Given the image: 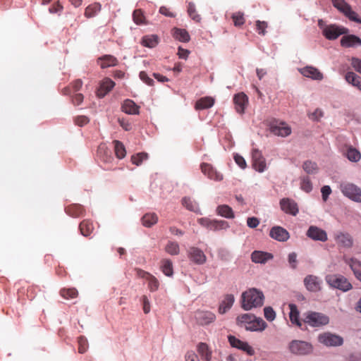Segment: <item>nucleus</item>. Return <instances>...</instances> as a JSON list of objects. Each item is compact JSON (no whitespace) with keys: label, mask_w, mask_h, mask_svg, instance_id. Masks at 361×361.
Segmentation results:
<instances>
[{"label":"nucleus","mask_w":361,"mask_h":361,"mask_svg":"<svg viewBox=\"0 0 361 361\" xmlns=\"http://www.w3.org/2000/svg\"><path fill=\"white\" fill-rule=\"evenodd\" d=\"M228 340L229 341L230 345L233 347L239 349L240 345L243 344V341H240V339L237 338L234 336H228Z\"/></svg>","instance_id":"obj_58"},{"label":"nucleus","mask_w":361,"mask_h":361,"mask_svg":"<svg viewBox=\"0 0 361 361\" xmlns=\"http://www.w3.org/2000/svg\"><path fill=\"white\" fill-rule=\"evenodd\" d=\"M159 39L156 35H147L145 36L142 39V44L143 46L153 48L156 47L158 44Z\"/></svg>","instance_id":"obj_43"},{"label":"nucleus","mask_w":361,"mask_h":361,"mask_svg":"<svg viewBox=\"0 0 361 361\" xmlns=\"http://www.w3.org/2000/svg\"><path fill=\"white\" fill-rule=\"evenodd\" d=\"M236 324L240 327H244L247 331H262L264 330L267 324L260 317H257L252 314H243L236 318Z\"/></svg>","instance_id":"obj_1"},{"label":"nucleus","mask_w":361,"mask_h":361,"mask_svg":"<svg viewBox=\"0 0 361 361\" xmlns=\"http://www.w3.org/2000/svg\"><path fill=\"white\" fill-rule=\"evenodd\" d=\"M231 18L235 26H241L245 23L244 14L241 12L233 13Z\"/></svg>","instance_id":"obj_54"},{"label":"nucleus","mask_w":361,"mask_h":361,"mask_svg":"<svg viewBox=\"0 0 361 361\" xmlns=\"http://www.w3.org/2000/svg\"><path fill=\"white\" fill-rule=\"evenodd\" d=\"M356 279L361 281V262L355 258H350L347 261Z\"/></svg>","instance_id":"obj_31"},{"label":"nucleus","mask_w":361,"mask_h":361,"mask_svg":"<svg viewBox=\"0 0 361 361\" xmlns=\"http://www.w3.org/2000/svg\"><path fill=\"white\" fill-rule=\"evenodd\" d=\"M216 214L227 219H233L235 216L232 208L227 204L218 206L216 207Z\"/></svg>","instance_id":"obj_36"},{"label":"nucleus","mask_w":361,"mask_h":361,"mask_svg":"<svg viewBox=\"0 0 361 361\" xmlns=\"http://www.w3.org/2000/svg\"><path fill=\"white\" fill-rule=\"evenodd\" d=\"M102 6L99 3H94L89 5L85 11V16L87 18H92L101 11Z\"/></svg>","instance_id":"obj_38"},{"label":"nucleus","mask_w":361,"mask_h":361,"mask_svg":"<svg viewBox=\"0 0 361 361\" xmlns=\"http://www.w3.org/2000/svg\"><path fill=\"white\" fill-rule=\"evenodd\" d=\"M188 256L190 261L197 264H203L207 260V257L203 251L196 247H191L188 249Z\"/></svg>","instance_id":"obj_12"},{"label":"nucleus","mask_w":361,"mask_h":361,"mask_svg":"<svg viewBox=\"0 0 361 361\" xmlns=\"http://www.w3.org/2000/svg\"><path fill=\"white\" fill-rule=\"evenodd\" d=\"M139 76L140 80L145 82L147 85L149 86H152L154 85V80L148 76L146 72L141 71L139 74Z\"/></svg>","instance_id":"obj_60"},{"label":"nucleus","mask_w":361,"mask_h":361,"mask_svg":"<svg viewBox=\"0 0 361 361\" xmlns=\"http://www.w3.org/2000/svg\"><path fill=\"white\" fill-rule=\"evenodd\" d=\"M122 110L128 114H138L139 106L131 99H126L122 105Z\"/></svg>","instance_id":"obj_29"},{"label":"nucleus","mask_w":361,"mask_h":361,"mask_svg":"<svg viewBox=\"0 0 361 361\" xmlns=\"http://www.w3.org/2000/svg\"><path fill=\"white\" fill-rule=\"evenodd\" d=\"M148 154L145 152L137 153L131 157L132 163L135 165H140L144 160L147 159Z\"/></svg>","instance_id":"obj_50"},{"label":"nucleus","mask_w":361,"mask_h":361,"mask_svg":"<svg viewBox=\"0 0 361 361\" xmlns=\"http://www.w3.org/2000/svg\"><path fill=\"white\" fill-rule=\"evenodd\" d=\"M348 30L336 25H329L324 27L322 33L325 37L330 40L337 39L340 35L348 33Z\"/></svg>","instance_id":"obj_9"},{"label":"nucleus","mask_w":361,"mask_h":361,"mask_svg":"<svg viewBox=\"0 0 361 361\" xmlns=\"http://www.w3.org/2000/svg\"><path fill=\"white\" fill-rule=\"evenodd\" d=\"M289 309H290V313H289V317L290 320L292 322V324L296 325L297 326L300 327L301 329H303V324L304 322L302 319H300V313L298 310L297 306L295 304H289Z\"/></svg>","instance_id":"obj_23"},{"label":"nucleus","mask_w":361,"mask_h":361,"mask_svg":"<svg viewBox=\"0 0 361 361\" xmlns=\"http://www.w3.org/2000/svg\"><path fill=\"white\" fill-rule=\"evenodd\" d=\"M78 352L81 354L85 353L89 347L87 338L83 336H80L78 338Z\"/></svg>","instance_id":"obj_52"},{"label":"nucleus","mask_w":361,"mask_h":361,"mask_svg":"<svg viewBox=\"0 0 361 361\" xmlns=\"http://www.w3.org/2000/svg\"><path fill=\"white\" fill-rule=\"evenodd\" d=\"M172 33L173 37L180 42H188L190 41L189 33L185 29L175 27L173 29Z\"/></svg>","instance_id":"obj_34"},{"label":"nucleus","mask_w":361,"mask_h":361,"mask_svg":"<svg viewBox=\"0 0 361 361\" xmlns=\"http://www.w3.org/2000/svg\"><path fill=\"white\" fill-rule=\"evenodd\" d=\"M100 62L99 65L102 68H106L109 67L116 66L118 63V59L112 55H104L98 59Z\"/></svg>","instance_id":"obj_27"},{"label":"nucleus","mask_w":361,"mask_h":361,"mask_svg":"<svg viewBox=\"0 0 361 361\" xmlns=\"http://www.w3.org/2000/svg\"><path fill=\"white\" fill-rule=\"evenodd\" d=\"M352 67L361 74V60L358 58L353 57L351 59Z\"/></svg>","instance_id":"obj_63"},{"label":"nucleus","mask_w":361,"mask_h":361,"mask_svg":"<svg viewBox=\"0 0 361 361\" xmlns=\"http://www.w3.org/2000/svg\"><path fill=\"white\" fill-rule=\"evenodd\" d=\"M264 296L262 291L250 288L242 293L241 307L245 310L261 307L264 304Z\"/></svg>","instance_id":"obj_2"},{"label":"nucleus","mask_w":361,"mask_h":361,"mask_svg":"<svg viewBox=\"0 0 361 361\" xmlns=\"http://www.w3.org/2000/svg\"><path fill=\"white\" fill-rule=\"evenodd\" d=\"M306 235L314 240L326 242L328 240L326 232L316 226H310L307 231Z\"/></svg>","instance_id":"obj_11"},{"label":"nucleus","mask_w":361,"mask_h":361,"mask_svg":"<svg viewBox=\"0 0 361 361\" xmlns=\"http://www.w3.org/2000/svg\"><path fill=\"white\" fill-rule=\"evenodd\" d=\"M300 73L305 77L310 78L313 80H322L323 79V74L319 69L312 66H306L300 69Z\"/></svg>","instance_id":"obj_20"},{"label":"nucleus","mask_w":361,"mask_h":361,"mask_svg":"<svg viewBox=\"0 0 361 361\" xmlns=\"http://www.w3.org/2000/svg\"><path fill=\"white\" fill-rule=\"evenodd\" d=\"M81 234L85 237L89 236L94 230L93 223L88 220H83L79 225Z\"/></svg>","instance_id":"obj_35"},{"label":"nucleus","mask_w":361,"mask_h":361,"mask_svg":"<svg viewBox=\"0 0 361 361\" xmlns=\"http://www.w3.org/2000/svg\"><path fill=\"white\" fill-rule=\"evenodd\" d=\"M97 155L104 162H111L114 159L111 156V151L107 149L106 146L102 144L99 146L97 149Z\"/></svg>","instance_id":"obj_30"},{"label":"nucleus","mask_w":361,"mask_h":361,"mask_svg":"<svg viewBox=\"0 0 361 361\" xmlns=\"http://www.w3.org/2000/svg\"><path fill=\"white\" fill-rule=\"evenodd\" d=\"M290 351L298 355H305L312 352L313 347L311 343L300 340H293L289 343Z\"/></svg>","instance_id":"obj_6"},{"label":"nucleus","mask_w":361,"mask_h":361,"mask_svg":"<svg viewBox=\"0 0 361 361\" xmlns=\"http://www.w3.org/2000/svg\"><path fill=\"white\" fill-rule=\"evenodd\" d=\"M281 209L286 214L296 216L299 212L297 203L290 198H283L280 201Z\"/></svg>","instance_id":"obj_14"},{"label":"nucleus","mask_w":361,"mask_h":361,"mask_svg":"<svg viewBox=\"0 0 361 361\" xmlns=\"http://www.w3.org/2000/svg\"><path fill=\"white\" fill-rule=\"evenodd\" d=\"M349 20L356 22L357 23L361 24V18L358 17V15L356 12L352 10L351 6H350L347 10H345L343 13Z\"/></svg>","instance_id":"obj_51"},{"label":"nucleus","mask_w":361,"mask_h":361,"mask_svg":"<svg viewBox=\"0 0 361 361\" xmlns=\"http://www.w3.org/2000/svg\"><path fill=\"white\" fill-rule=\"evenodd\" d=\"M332 4L335 8H336L339 11L343 13L345 10L348 8L350 5L345 1V0H331Z\"/></svg>","instance_id":"obj_55"},{"label":"nucleus","mask_w":361,"mask_h":361,"mask_svg":"<svg viewBox=\"0 0 361 361\" xmlns=\"http://www.w3.org/2000/svg\"><path fill=\"white\" fill-rule=\"evenodd\" d=\"M141 302L142 303L143 312L145 314H148L151 310L150 302L148 298L146 295H142L141 298Z\"/></svg>","instance_id":"obj_59"},{"label":"nucleus","mask_w":361,"mask_h":361,"mask_svg":"<svg viewBox=\"0 0 361 361\" xmlns=\"http://www.w3.org/2000/svg\"><path fill=\"white\" fill-rule=\"evenodd\" d=\"M214 104V99L210 97L200 99L195 103V109L202 110L212 107Z\"/></svg>","instance_id":"obj_32"},{"label":"nucleus","mask_w":361,"mask_h":361,"mask_svg":"<svg viewBox=\"0 0 361 361\" xmlns=\"http://www.w3.org/2000/svg\"><path fill=\"white\" fill-rule=\"evenodd\" d=\"M182 204L188 210L197 212L199 207L196 202L191 200L190 197H184L182 200Z\"/></svg>","instance_id":"obj_46"},{"label":"nucleus","mask_w":361,"mask_h":361,"mask_svg":"<svg viewBox=\"0 0 361 361\" xmlns=\"http://www.w3.org/2000/svg\"><path fill=\"white\" fill-rule=\"evenodd\" d=\"M304 284L309 291L317 292L321 290L322 281L316 276L307 275L304 279Z\"/></svg>","instance_id":"obj_18"},{"label":"nucleus","mask_w":361,"mask_h":361,"mask_svg":"<svg viewBox=\"0 0 361 361\" xmlns=\"http://www.w3.org/2000/svg\"><path fill=\"white\" fill-rule=\"evenodd\" d=\"M343 195L350 200L361 203V188L351 183H343L340 185Z\"/></svg>","instance_id":"obj_5"},{"label":"nucleus","mask_w":361,"mask_h":361,"mask_svg":"<svg viewBox=\"0 0 361 361\" xmlns=\"http://www.w3.org/2000/svg\"><path fill=\"white\" fill-rule=\"evenodd\" d=\"M300 188L306 192H310L312 190V184L309 177L304 176L301 178Z\"/></svg>","instance_id":"obj_53"},{"label":"nucleus","mask_w":361,"mask_h":361,"mask_svg":"<svg viewBox=\"0 0 361 361\" xmlns=\"http://www.w3.org/2000/svg\"><path fill=\"white\" fill-rule=\"evenodd\" d=\"M133 18L134 22L137 25L142 24L144 23L145 16L143 12L140 9H136L134 11Z\"/></svg>","instance_id":"obj_56"},{"label":"nucleus","mask_w":361,"mask_h":361,"mask_svg":"<svg viewBox=\"0 0 361 361\" xmlns=\"http://www.w3.org/2000/svg\"><path fill=\"white\" fill-rule=\"evenodd\" d=\"M63 7L62 4L58 1L55 2L49 8V11L50 13H56L62 11Z\"/></svg>","instance_id":"obj_62"},{"label":"nucleus","mask_w":361,"mask_h":361,"mask_svg":"<svg viewBox=\"0 0 361 361\" xmlns=\"http://www.w3.org/2000/svg\"><path fill=\"white\" fill-rule=\"evenodd\" d=\"M146 281L148 282V288L151 292H154L158 290L159 282L154 276L151 274Z\"/></svg>","instance_id":"obj_49"},{"label":"nucleus","mask_w":361,"mask_h":361,"mask_svg":"<svg viewBox=\"0 0 361 361\" xmlns=\"http://www.w3.org/2000/svg\"><path fill=\"white\" fill-rule=\"evenodd\" d=\"M345 155L348 160L353 162H357L361 159L360 152L351 146L347 149Z\"/></svg>","instance_id":"obj_41"},{"label":"nucleus","mask_w":361,"mask_h":361,"mask_svg":"<svg viewBox=\"0 0 361 361\" xmlns=\"http://www.w3.org/2000/svg\"><path fill=\"white\" fill-rule=\"evenodd\" d=\"M60 295L61 297L66 300L73 299L78 297V292L76 288H62L60 290Z\"/></svg>","instance_id":"obj_45"},{"label":"nucleus","mask_w":361,"mask_h":361,"mask_svg":"<svg viewBox=\"0 0 361 361\" xmlns=\"http://www.w3.org/2000/svg\"><path fill=\"white\" fill-rule=\"evenodd\" d=\"M270 236L278 241H286L289 238L288 232L281 226L273 227L269 233Z\"/></svg>","instance_id":"obj_21"},{"label":"nucleus","mask_w":361,"mask_h":361,"mask_svg":"<svg viewBox=\"0 0 361 361\" xmlns=\"http://www.w3.org/2000/svg\"><path fill=\"white\" fill-rule=\"evenodd\" d=\"M288 262L292 269H296L298 260L297 254L295 252H291L288 255Z\"/></svg>","instance_id":"obj_64"},{"label":"nucleus","mask_w":361,"mask_h":361,"mask_svg":"<svg viewBox=\"0 0 361 361\" xmlns=\"http://www.w3.org/2000/svg\"><path fill=\"white\" fill-rule=\"evenodd\" d=\"M252 159L253 168L259 172H263L267 166L265 159L261 152L257 149H253L252 152Z\"/></svg>","instance_id":"obj_16"},{"label":"nucleus","mask_w":361,"mask_h":361,"mask_svg":"<svg viewBox=\"0 0 361 361\" xmlns=\"http://www.w3.org/2000/svg\"><path fill=\"white\" fill-rule=\"evenodd\" d=\"M302 321L312 327H322L329 324V317L322 312L307 311L303 314Z\"/></svg>","instance_id":"obj_3"},{"label":"nucleus","mask_w":361,"mask_h":361,"mask_svg":"<svg viewBox=\"0 0 361 361\" xmlns=\"http://www.w3.org/2000/svg\"><path fill=\"white\" fill-rule=\"evenodd\" d=\"M197 350L202 360H212V351L207 343L202 342L200 343L197 346Z\"/></svg>","instance_id":"obj_25"},{"label":"nucleus","mask_w":361,"mask_h":361,"mask_svg":"<svg viewBox=\"0 0 361 361\" xmlns=\"http://www.w3.org/2000/svg\"><path fill=\"white\" fill-rule=\"evenodd\" d=\"M158 221L157 215L155 213H148L142 218V222L145 227H151L157 224Z\"/></svg>","instance_id":"obj_39"},{"label":"nucleus","mask_w":361,"mask_h":361,"mask_svg":"<svg viewBox=\"0 0 361 361\" xmlns=\"http://www.w3.org/2000/svg\"><path fill=\"white\" fill-rule=\"evenodd\" d=\"M334 239L340 247L350 248L353 245V238L348 233L338 232L335 234Z\"/></svg>","instance_id":"obj_15"},{"label":"nucleus","mask_w":361,"mask_h":361,"mask_svg":"<svg viewBox=\"0 0 361 361\" xmlns=\"http://www.w3.org/2000/svg\"><path fill=\"white\" fill-rule=\"evenodd\" d=\"M115 86V82L110 78H104L100 83L99 88L97 90L99 97H104L108 94Z\"/></svg>","instance_id":"obj_22"},{"label":"nucleus","mask_w":361,"mask_h":361,"mask_svg":"<svg viewBox=\"0 0 361 361\" xmlns=\"http://www.w3.org/2000/svg\"><path fill=\"white\" fill-rule=\"evenodd\" d=\"M202 172L209 179L216 181L223 180V175L218 172L211 164L202 163L200 166Z\"/></svg>","instance_id":"obj_17"},{"label":"nucleus","mask_w":361,"mask_h":361,"mask_svg":"<svg viewBox=\"0 0 361 361\" xmlns=\"http://www.w3.org/2000/svg\"><path fill=\"white\" fill-rule=\"evenodd\" d=\"M302 169L308 174H316L319 171L317 163L310 160L303 163Z\"/></svg>","instance_id":"obj_42"},{"label":"nucleus","mask_w":361,"mask_h":361,"mask_svg":"<svg viewBox=\"0 0 361 361\" xmlns=\"http://www.w3.org/2000/svg\"><path fill=\"white\" fill-rule=\"evenodd\" d=\"M234 302V297L233 295H226L224 300L220 304L219 307V312L220 314L226 313L233 305Z\"/></svg>","instance_id":"obj_37"},{"label":"nucleus","mask_w":361,"mask_h":361,"mask_svg":"<svg viewBox=\"0 0 361 361\" xmlns=\"http://www.w3.org/2000/svg\"><path fill=\"white\" fill-rule=\"evenodd\" d=\"M273 258L271 253L262 251H254L251 255L252 261L255 263H264Z\"/></svg>","instance_id":"obj_28"},{"label":"nucleus","mask_w":361,"mask_h":361,"mask_svg":"<svg viewBox=\"0 0 361 361\" xmlns=\"http://www.w3.org/2000/svg\"><path fill=\"white\" fill-rule=\"evenodd\" d=\"M240 350L245 352L249 355H253L255 350L252 346H250L247 342L243 341V344L239 348Z\"/></svg>","instance_id":"obj_61"},{"label":"nucleus","mask_w":361,"mask_h":361,"mask_svg":"<svg viewBox=\"0 0 361 361\" xmlns=\"http://www.w3.org/2000/svg\"><path fill=\"white\" fill-rule=\"evenodd\" d=\"M345 80L361 91V77L353 72H348L345 76Z\"/></svg>","instance_id":"obj_33"},{"label":"nucleus","mask_w":361,"mask_h":361,"mask_svg":"<svg viewBox=\"0 0 361 361\" xmlns=\"http://www.w3.org/2000/svg\"><path fill=\"white\" fill-rule=\"evenodd\" d=\"M233 102L237 112L243 114L248 103V98L245 94L240 92L234 96Z\"/></svg>","instance_id":"obj_19"},{"label":"nucleus","mask_w":361,"mask_h":361,"mask_svg":"<svg viewBox=\"0 0 361 361\" xmlns=\"http://www.w3.org/2000/svg\"><path fill=\"white\" fill-rule=\"evenodd\" d=\"M264 315L267 320L272 322L276 318V312L271 307H266L264 309Z\"/></svg>","instance_id":"obj_57"},{"label":"nucleus","mask_w":361,"mask_h":361,"mask_svg":"<svg viewBox=\"0 0 361 361\" xmlns=\"http://www.w3.org/2000/svg\"><path fill=\"white\" fill-rule=\"evenodd\" d=\"M198 223L209 230L217 231L229 228V224L224 220L211 219L207 217L197 219Z\"/></svg>","instance_id":"obj_7"},{"label":"nucleus","mask_w":361,"mask_h":361,"mask_svg":"<svg viewBox=\"0 0 361 361\" xmlns=\"http://www.w3.org/2000/svg\"><path fill=\"white\" fill-rule=\"evenodd\" d=\"M326 281L331 287L344 292L353 288L348 280L343 276L339 274H330L326 276Z\"/></svg>","instance_id":"obj_4"},{"label":"nucleus","mask_w":361,"mask_h":361,"mask_svg":"<svg viewBox=\"0 0 361 361\" xmlns=\"http://www.w3.org/2000/svg\"><path fill=\"white\" fill-rule=\"evenodd\" d=\"M65 212L68 215L73 218H78L85 214L83 207L79 204H72L67 206L65 208Z\"/></svg>","instance_id":"obj_24"},{"label":"nucleus","mask_w":361,"mask_h":361,"mask_svg":"<svg viewBox=\"0 0 361 361\" xmlns=\"http://www.w3.org/2000/svg\"><path fill=\"white\" fill-rule=\"evenodd\" d=\"M319 343L326 346H340L343 343V339L340 336L329 332L323 333L318 336Z\"/></svg>","instance_id":"obj_8"},{"label":"nucleus","mask_w":361,"mask_h":361,"mask_svg":"<svg viewBox=\"0 0 361 361\" xmlns=\"http://www.w3.org/2000/svg\"><path fill=\"white\" fill-rule=\"evenodd\" d=\"M161 270L166 276H172L173 274V264L170 259H164L161 262Z\"/></svg>","instance_id":"obj_40"},{"label":"nucleus","mask_w":361,"mask_h":361,"mask_svg":"<svg viewBox=\"0 0 361 361\" xmlns=\"http://www.w3.org/2000/svg\"><path fill=\"white\" fill-rule=\"evenodd\" d=\"M270 131L274 135L287 137L290 135L291 128L284 122L274 121L270 125Z\"/></svg>","instance_id":"obj_10"},{"label":"nucleus","mask_w":361,"mask_h":361,"mask_svg":"<svg viewBox=\"0 0 361 361\" xmlns=\"http://www.w3.org/2000/svg\"><path fill=\"white\" fill-rule=\"evenodd\" d=\"M165 250L169 255H177L179 254L180 248L178 243L169 241L165 247Z\"/></svg>","instance_id":"obj_47"},{"label":"nucleus","mask_w":361,"mask_h":361,"mask_svg":"<svg viewBox=\"0 0 361 361\" xmlns=\"http://www.w3.org/2000/svg\"><path fill=\"white\" fill-rule=\"evenodd\" d=\"M188 13L189 16L195 22H200L201 20L200 16L197 13L195 6L193 3L190 2L188 6Z\"/></svg>","instance_id":"obj_48"},{"label":"nucleus","mask_w":361,"mask_h":361,"mask_svg":"<svg viewBox=\"0 0 361 361\" xmlns=\"http://www.w3.org/2000/svg\"><path fill=\"white\" fill-rule=\"evenodd\" d=\"M113 143L114 145L115 154L117 158L120 159L124 158L126 154V151L123 144L118 140H114Z\"/></svg>","instance_id":"obj_44"},{"label":"nucleus","mask_w":361,"mask_h":361,"mask_svg":"<svg viewBox=\"0 0 361 361\" xmlns=\"http://www.w3.org/2000/svg\"><path fill=\"white\" fill-rule=\"evenodd\" d=\"M341 44L345 47H358L361 45V39L354 35H346L341 38Z\"/></svg>","instance_id":"obj_26"},{"label":"nucleus","mask_w":361,"mask_h":361,"mask_svg":"<svg viewBox=\"0 0 361 361\" xmlns=\"http://www.w3.org/2000/svg\"><path fill=\"white\" fill-rule=\"evenodd\" d=\"M197 322L200 325H207L216 319L215 314L210 311L198 310L195 314Z\"/></svg>","instance_id":"obj_13"}]
</instances>
